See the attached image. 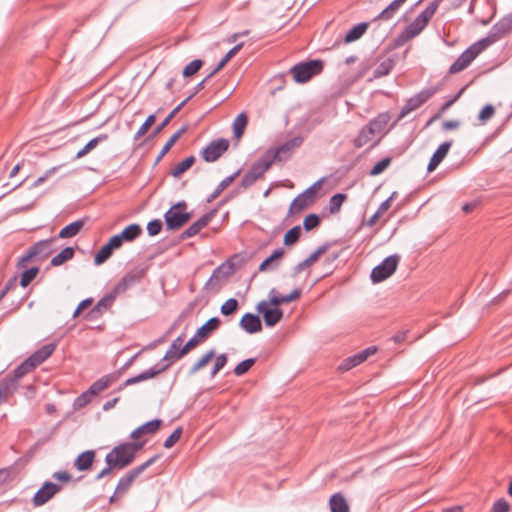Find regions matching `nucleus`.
Segmentation results:
<instances>
[{
	"label": "nucleus",
	"mask_w": 512,
	"mask_h": 512,
	"mask_svg": "<svg viewBox=\"0 0 512 512\" xmlns=\"http://www.w3.org/2000/svg\"><path fill=\"white\" fill-rule=\"evenodd\" d=\"M187 209L188 204L184 200L174 203L164 214L166 229L176 231L183 227L193 216V212Z\"/></svg>",
	"instance_id": "obj_1"
},
{
	"label": "nucleus",
	"mask_w": 512,
	"mask_h": 512,
	"mask_svg": "<svg viewBox=\"0 0 512 512\" xmlns=\"http://www.w3.org/2000/svg\"><path fill=\"white\" fill-rule=\"evenodd\" d=\"M324 63L320 59H313L306 62H300L290 69V74L297 83H306L313 76L322 72Z\"/></svg>",
	"instance_id": "obj_2"
},
{
	"label": "nucleus",
	"mask_w": 512,
	"mask_h": 512,
	"mask_svg": "<svg viewBox=\"0 0 512 512\" xmlns=\"http://www.w3.org/2000/svg\"><path fill=\"white\" fill-rule=\"evenodd\" d=\"M512 31V12L503 16L488 31L486 37L480 39L485 48L503 39Z\"/></svg>",
	"instance_id": "obj_3"
},
{
	"label": "nucleus",
	"mask_w": 512,
	"mask_h": 512,
	"mask_svg": "<svg viewBox=\"0 0 512 512\" xmlns=\"http://www.w3.org/2000/svg\"><path fill=\"white\" fill-rule=\"evenodd\" d=\"M158 458H159V455H154L153 457L149 458L146 462H144L141 465L128 471L118 481V484L115 488V494H118V496L124 495L130 489V487H131L132 483L135 481V479L142 472H144L148 467H150L152 464H154Z\"/></svg>",
	"instance_id": "obj_4"
},
{
	"label": "nucleus",
	"mask_w": 512,
	"mask_h": 512,
	"mask_svg": "<svg viewBox=\"0 0 512 512\" xmlns=\"http://www.w3.org/2000/svg\"><path fill=\"white\" fill-rule=\"evenodd\" d=\"M400 261L398 254L386 257L380 264L375 266L370 274L373 283H380L389 278L397 269Z\"/></svg>",
	"instance_id": "obj_5"
},
{
	"label": "nucleus",
	"mask_w": 512,
	"mask_h": 512,
	"mask_svg": "<svg viewBox=\"0 0 512 512\" xmlns=\"http://www.w3.org/2000/svg\"><path fill=\"white\" fill-rule=\"evenodd\" d=\"M485 49V46L481 43L480 40L473 43L450 66L449 73L455 74L466 69L471 64V62Z\"/></svg>",
	"instance_id": "obj_6"
},
{
	"label": "nucleus",
	"mask_w": 512,
	"mask_h": 512,
	"mask_svg": "<svg viewBox=\"0 0 512 512\" xmlns=\"http://www.w3.org/2000/svg\"><path fill=\"white\" fill-rule=\"evenodd\" d=\"M146 275V268L136 266L127 271L112 289L118 296L139 284Z\"/></svg>",
	"instance_id": "obj_7"
},
{
	"label": "nucleus",
	"mask_w": 512,
	"mask_h": 512,
	"mask_svg": "<svg viewBox=\"0 0 512 512\" xmlns=\"http://www.w3.org/2000/svg\"><path fill=\"white\" fill-rule=\"evenodd\" d=\"M221 324V320L218 317H212L207 320L202 326H200L195 334L186 342V349L192 350L201 342L205 341L210 335L216 331Z\"/></svg>",
	"instance_id": "obj_8"
},
{
	"label": "nucleus",
	"mask_w": 512,
	"mask_h": 512,
	"mask_svg": "<svg viewBox=\"0 0 512 512\" xmlns=\"http://www.w3.org/2000/svg\"><path fill=\"white\" fill-rule=\"evenodd\" d=\"M436 91V88L430 87L409 98L401 108V111L392 126H394L399 120L403 119L412 111L418 109L422 104L427 102L436 93Z\"/></svg>",
	"instance_id": "obj_9"
},
{
	"label": "nucleus",
	"mask_w": 512,
	"mask_h": 512,
	"mask_svg": "<svg viewBox=\"0 0 512 512\" xmlns=\"http://www.w3.org/2000/svg\"><path fill=\"white\" fill-rule=\"evenodd\" d=\"M256 311L261 314L267 327H273L281 321L283 310L278 306H271L269 300H262L256 305Z\"/></svg>",
	"instance_id": "obj_10"
},
{
	"label": "nucleus",
	"mask_w": 512,
	"mask_h": 512,
	"mask_svg": "<svg viewBox=\"0 0 512 512\" xmlns=\"http://www.w3.org/2000/svg\"><path fill=\"white\" fill-rule=\"evenodd\" d=\"M106 457L108 461H111L117 467V469H124L134 461V457L125 443L115 446L106 455Z\"/></svg>",
	"instance_id": "obj_11"
},
{
	"label": "nucleus",
	"mask_w": 512,
	"mask_h": 512,
	"mask_svg": "<svg viewBox=\"0 0 512 512\" xmlns=\"http://www.w3.org/2000/svg\"><path fill=\"white\" fill-rule=\"evenodd\" d=\"M228 148V139L220 138L212 141L202 150V158L206 162H215L228 150Z\"/></svg>",
	"instance_id": "obj_12"
},
{
	"label": "nucleus",
	"mask_w": 512,
	"mask_h": 512,
	"mask_svg": "<svg viewBox=\"0 0 512 512\" xmlns=\"http://www.w3.org/2000/svg\"><path fill=\"white\" fill-rule=\"evenodd\" d=\"M169 366L170 363L161 364V362H158L151 368L139 373L138 375L128 378L121 386H119L117 390L121 391L127 386L134 385L136 383L154 378L155 376L167 370Z\"/></svg>",
	"instance_id": "obj_13"
},
{
	"label": "nucleus",
	"mask_w": 512,
	"mask_h": 512,
	"mask_svg": "<svg viewBox=\"0 0 512 512\" xmlns=\"http://www.w3.org/2000/svg\"><path fill=\"white\" fill-rule=\"evenodd\" d=\"M61 485L46 481L34 494L33 496V504L34 506H42L47 503L50 499H52L60 490Z\"/></svg>",
	"instance_id": "obj_14"
},
{
	"label": "nucleus",
	"mask_w": 512,
	"mask_h": 512,
	"mask_svg": "<svg viewBox=\"0 0 512 512\" xmlns=\"http://www.w3.org/2000/svg\"><path fill=\"white\" fill-rule=\"evenodd\" d=\"M217 210L213 209L204 215H202L197 221L192 223L187 229H185L180 235L179 240L184 241L188 238H191L197 235L204 227H206L210 221L216 215Z\"/></svg>",
	"instance_id": "obj_15"
},
{
	"label": "nucleus",
	"mask_w": 512,
	"mask_h": 512,
	"mask_svg": "<svg viewBox=\"0 0 512 512\" xmlns=\"http://www.w3.org/2000/svg\"><path fill=\"white\" fill-rule=\"evenodd\" d=\"M376 351L377 349L375 346L367 347L366 349L344 359L340 364L339 369L342 371H348L353 367L364 362L369 356L373 355Z\"/></svg>",
	"instance_id": "obj_16"
},
{
	"label": "nucleus",
	"mask_w": 512,
	"mask_h": 512,
	"mask_svg": "<svg viewBox=\"0 0 512 512\" xmlns=\"http://www.w3.org/2000/svg\"><path fill=\"white\" fill-rule=\"evenodd\" d=\"M303 141L304 138L302 136H296L275 148V153H277L278 161H287L291 157L293 151L302 145Z\"/></svg>",
	"instance_id": "obj_17"
},
{
	"label": "nucleus",
	"mask_w": 512,
	"mask_h": 512,
	"mask_svg": "<svg viewBox=\"0 0 512 512\" xmlns=\"http://www.w3.org/2000/svg\"><path fill=\"white\" fill-rule=\"evenodd\" d=\"M239 326L248 334L262 331V322L258 314L245 313L239 321Z\"/></svg>",
	"instance_id": "obj_18"
},
{
	"label": "nucleus",
	"mask_w": 512,
	"mask_h": 512,
	"mask_svg": "<svg viewBox=\"0 0 512 512\" xmlns=\"http://www.w3.org/2000/svg\"><path fill=\"white\" fill-rule=\"evenodd\" d=\"M118 379L119 374L117 372L106 374L90 385V387L87 389L88 393L91 394L92 397H94L101 393L102 391H104L105 389H107Z\"/></svg>",
	"instance_id": "obj_19"
},
{
	"label": "nucleus",
	"mask_w": 512,
	"mask_h": 512,
	"mask_svg": "<svg viewBox=\"0 0 512 512\" xmlns=\"http://www.w3.org/2000/svg\"><path fill=\"white\" fill-rule=\"evenodd\" d=\"M452 144H453L452 141H445L438 146V148L435 150V152L433 153V155L430 158V161L428 163V166H427L428 172H432L438 167V165L447 156Z\"/></svg>",
	"instance_id": "obj_20"
},
{
	"label": "nucleus",
	"mask_w": 512,
	"mask_h": 512,
	"mask_svg": "<svg viewBox=\"0 0 512 512\" xmlns=\"http://www.w3.org/2000/svg\"><path fill=\"white\" fill-rule=\"evenodd\" d=\"M301 296V290L295 288L291 293L287 295H280L275 288L271 289L269 292V303L271 306H278L284 303H290Z\"/></svg>",
	"instance_id": "obj_21"
},
{
	"label": "nucleus",
	"mask_w": 512,
	"mask_h": 512,
	"mask_svg": "<svg viewBox=\"0 0 512 512\" xmlns=\"http://www.w3.org/2000/svg\"><path fill=\"white\" fill-rule=\"evenodd\" d=\"M330 247L329 243H325L317 248L316 251H314L308 258L298 263L293 268V276L298 275L301 273L304 269L310 267L314 262H316L319 257L324 254Z\"/></svg>",
	"instance_id": "obj_22"
},
{
	"label": "nucleus",
	"mask_w": 512,
	"mask_h": 512,
	"mask_svg": "<svg viewBox=\"0 0 512 512\" xmlns=\"http://www.w3.org/2000/svg\"><path fill=\"white\" fill-rule=\"evenodd\" d=\"M231 274V271H223V265L218 266L214 269L212 275L205 283V290L207 291H218L220 288L221 280L227 278Z\"/></svg>",
	"instance_id": "obj_23"
},
{
	"label": "nucleus",
	"mask_w": 512,
	"mask_h": 512,
	"mask_svg": "<svg viewBox=\"0 0 512 512\" xmlns=\"http://www.w3.org/2000/svg\"><path fill=\"white\" fill-rule=\"evenodd\" d=\"M55 238L44 239L36 242L32 245L33 251H35L36 259L44 260L53 253L52 245Z\"/></svg>",
	"instance_id": "obj_24"
},
{
	"label": "nucleus",
	"mask_w": 512,
	"mask_h": 512,
	"mask_svg": "<svg viewBox=\"0 0 512 512\" xmlns=\"http://www.w3.org/2000/svg\"><path fill=\"white\" fill-rule=\"evenodd\" d=\"M56 349V344L48 343L42 346L40 349L35 351L32 355L29 356V361H32L35 364V367L42 364L46 359H48L52 353Z\"/></svg>",
	"instance_id": "obj_25"
},
{
	"label": "nucleus",
	"mask_w": 512,
	"mask_h": 512,
	"mask_svg": "<svg viewBox=\"0 0 512 512\" xmlns=\"http://www.w3.org/2000/svg\"><path fill=\"white\" fill-rule=\"evenodd\" d=\"M34 368H36L35 364H33L32 361H29L28 357L13 370L12 374L6 375L5 377L7 379H11L13 381L14 386L17 388L19 379L22 378L27 373H29L30 371H32Z\"/></svg>",
	"instance_id": "obj_26"
},
{
	"label": "nucleus",
	"mask_w": 512,
	"mask_h": 512,
	"mask_svg": "<svg viewBox=\"0 0 512 512\" xmlns=\"http://www.w3.org/2000/svg\"><path fill=\"white\" fill-rule=\"evenodd\" d=\"M161 425V419L150 420L133 430L130 434V438L137 439L142 434H154L158 431Z\"/></svg>",
	"instance_id": "obj_27"
},
{
	"label": "nucleus",
	"mask_w": 512,
	"mask_h": 512,
	"mask_svg": "<svg viewBox=\"0 0 512 512\" xmlns=\"http://www.w3.org/2000/svg\"><path fill=\"white\" fill-rule=\"evenodd\" d=\"M285 251L283 248H278L272 252L270 256L264 259L259 265L258 270L264 272L267 270L276 269L279 266V260L284 256Z\"/></svg>",
	"instance_id": "obj_28"
},
{
	"label": "nucleus",
	"mask_w": 512,
	"mask_h": 512,
	"mask_svg": "<svg viewBox=\"0 0 512 512\" xmlns=\"http://www.w3.org/2000/svg\"><path fill=\"white\" fill-rule=\"evenodd\" d=\"M95 459V451L94 450H86L80 453L76 459L74 460V467L78 471H86L91 468Z\"/></svg>",
	"instance_id": "obj_29"
},
{
	"label": "nucleus",
	"mask_w": 512,
	"mask_h": 512,
	"mask_svg": "<svg viewBox=\"0 0 512 512\" xmlns=\"http://www.w3.org/2000/svg\"><path fill=\"white\" fill-rule=\"evenodd\" d=\"M241 173V169H238L236 172H234L233 174L227 176L226 178H224L218 185L217 187L214 189V191L209 195V197L207 198V203H211L212 201H214L216 198H218L220 196V194L228 187L230 186L234 180L240 175Z\"/></svg>",
	"instance_id": "obj_30"
},
{
	"label": "nucleus",
	"mask_w": 512,
	"mask_h": 512,
	"mask_svg": "<svg viewBox=\"0 0 512 512\" xmlns=\"http://www.w3.org/2000/svg\"><path fill=\"white\" fill-rule=\"evenodd\" d=\"M406 0H393L384 10H382L375 18L374 21H389L391 20L400 7Z\"/></svg>",
	"instance_id": "obj_31"
},
{
	"label": "nucleus",
	"mask_w": 512,
	"mask_h": 512,
	"mask_svg": "<svg viewBox=\"0 0 512 512\" xmlns=\"http://www.w3.org/2000/svg\"><path fill=\"white\" fill-rule=\"evenodd\" d=\"M86 220L85 219H78L66 226H64L59 234L58 238L65 239V238H72L76 236L81 229L84 227Z\"/></svg>",
	"instance_id": "obj_32"
},
{
	"label": "nucleus",
	"mask_w": 512,
	"mask_h": 512,
	"mask_svg": "<svg viewBox=\"0 0 512 512\" xmlns=\"http://www.w3.org/2000/svg\"><path fill=\"white\" fill-rule=\"evenodd\" d=\"M244 43H238L233 48H231L224 57L219 61L216 67L207 75V78H212L215 74H217L221 69L225 67V65L242 49Z\"/></svg>",
	"instance_id": "obj_33"
},
{
	"label": "nucleus",
	"mask_w": 512,
	"mask_h": 512,
	"mask_svg": "<svg viewBox=\"0 0 512 512\" xmlns=\"http://www.w3.org/2000/svg\"><path fill=\"white\" fill-rule=\"evenodd\" d=\"M194 97V94H190L181 103H179L167 116L166 118L155 128L152 135L159 134L175 117V115Z\"/></svg>",
	"instance_id": "obj_34"
},
{
	"label": "nucleus",
	"mask_w": 512,
	"mask_h": 512,
	"mask_svg": "<svg viewBox=\"0 0 512 512\" xmlns=\"http://www.w3.org/2000/svg\"><path fill=\"white\" fill-rule=\"evenodd\" d=\"M117 296L118 295L114 294L113 290L110 293L103 296L97 302V304L92 308L91 314H93V315L102 314L103 310L109 309L113 305Z\"/></svg>",
	"instance_id": "obj_35"
},
{
	"label": "nucleus",
	"mask_w": 512,
	"mask_h": 512,
	"mask_svg": "<svg viewBox=\"0 0 512 512\" xmlns=\"http://www.w3.org/2000/svg\"><path fill=\"white\" fill-rule=\"evenodd\" d=\"M329 506L331 512H349V505L341 493H335L330 497Z\"/></svg>",
	"instance_id": "obj_36"
},
{
	"label": "nucleus",
	"mask_w": 512,
	"mask_h": 512,
	"mask_svg": "<svg viewBox=\"0 0 512 512\" xmlns=\"http://www.w3.org/2000/svg\"><path fill=\"white\" fill-rule=\"evenodd\" d=\"M391 117L389 112H383L378 114L376 117H374L372 120L369 121L367 126L371 128V130L376 134L380 133L388 124Z\"/></svg>",
	"instance_id": "obj_37"
},
{
	"label": "nucleus",
	"mask_w": 512,
	"mask_h": 512,
	"mask_svg": "<svg viewBox=\"0 0 512 512\" xmlns=\"http://www.w3.org/2000/svg\"><path fill=\"white\" fill-rule=\"evenodd\" d=\"M369 26L368 22H361L353 26L345 35L344 42L351 43L360 39L367 31Z\"/></svg>",
	"instance_id": "obj_38"
},
{
	"label": "nucleus",
	"mask_w": 512,
	"mask_h": 512,
	"mask_svg": "<svg viewBox=\"0 0 512 512\" xmlns=\"http://www.w3.org/2000/svg\"><path fill=\"white\" fill-rule=\"evenodd\" d=\"M190 352V350L186 349V343L183 345L182 348H172V345L169 346L168 350L166 351L163 359L160 361L161 364H164V361H168L167 363H173L177 360H180L185 355H187Z\"/></svg>",
	"instance_id": "obj_39"
},
{
	"label": "nucleus",
	"mask_w": 512,
	"mask_h": 512,
	"mask_svg": "<svg viewBox=\"0 0 512 512\" xmlns=\"http://www.w3.org/2000/svg\"><path fill=\"white\" fill-rule=\"evenodd\" d=\"M215 357V350L210 349L205 354H203L197 362H195L189 369L188 375L193 376L199 370L204 368L213 358Z\"/></svg>",
	"instance_id": "obj_40"
},
{
	"label": "nucleus",
	"mask_w": 512,
	"mask_h": 512,
	"mask_svg": "<svg viewBox=\"0 0 512 512\" xmlns=\"http://www.w3.org/2000/svg\"><path fill=\"white\" fill-rule=\"evenodd\" d=\"M142 233V228L139 224L133 223L125 227L120 234L124 242H132L138 238Z\"/></svg>",
	"instance_id": "obj_41"
},
{
	"label": "nucleus",
	"mask_w": 512,
	"mask_h": 512,
	"mask_svg": "<svg viewBox=\"0 0 512 512\" xmlns=\"http://www.w3.org/2000/svg\"><path fill=\"white\" fill-rule=\"evenodd\" d=\"M248 124V117L245 112L240 113L233 122V135L234 138L240 139L244 131L246 129V126Z\"/></svg>",
	"instance_id": "obj_42"
},
{
	"label": "nucleus",
	"mask_w": 512,
	"mask_h": 512,
	"mask_svg": "<svg viewBox=\"0 0 512 512\" xmlns=\"http://www.w3.org/2000/svg\"><path fill=\"white\" fill-rule=\"evenodd\" d=\"M75 250L73 247H65L60 253L55 255L51 259V266L57 267L62 265L63 263L71 260L74 257Z\"/></svg>",
	"instance_id": "obj_43"
},
{
	"label": "nucleus",
	"mask_w": 512,
	"mask_h": 512,
	"mask_svg": "<svg viewBox=\"0 0 512 512\" xmlns=\"http://www.w3.org/2000/svg\"><path fill=\"white\" fill-rule=\"evenodd\" d=\"M186 131V126L181 127L177 132H175L165 143L163 148L161 149L159 155L156 158L155 164L159 163L160 160L169 152L171 147L176 143V141L180 138V136Z\"/></svg>",
	"instance_id": "obj_44"
},
{
	"label": "nucleus",
	"mask_w": 512,
	"mask_h": 512,
	"mask_svg": "<svg viewBox=\"0 0 512 512\" xmlns=\"http://www.w3.org/2000/svg\"><path fill=\"white\" fill-rule=\"evenodd\" d=\"M13 381L6 377L0 380V405L4 403L8 397L16 390Z\"/></svg>",
	"instance_id": "obj_45"
},
{
	"label": "nucleus",
	"mask_w": 512,
	"mask_h": 512,
	"mask_svg": "<svg viewBox=\"0 0 512 512\" xmlns=\"http://www.w3.org/2000/svg\"><path fill=\"white\" fill-rule=\"evenodd\" d=\"M395 61L391 58H387L382 61L374 70L373 76L378 79L388 75L394 68Z\"/></svg>",
	"instance_id": "obj_46"
},
{
	"label": "nucleus",
	"mask_w": 512,
	"mask_h": 512,
	"mask_svg": "<svg viewBox=\"0 0 512 512\" xmlns=\"http://www.w3.org/2000/svg\"><path fill=\"white\" fill-rule=\"evenodd\" d=\"M375 133L369 128L367 125L364 126L358 133L357 137L354 139L353 144L356 148H361L366 145L369 141H371L372 136Z\"/></svg>",
	"instance_id": "obj_47"
},
{
	"label": "nucleus",
	"mask_w": 512,
	"mask_h": 512,
	"mask_svg": "<svg viewBox=\"0 0 512 512\" xmlns=\"http://www.w3.org/2000/svg\"><path fill=\"white\" fill-rule=\"evenodd\" d=\"M195 157L193 155L185 158L180 163H178L175 168L172 170V176L175 178L180 177L184 172L192 167L195 163Z\"/></svg>",
	"instance_id": "obj_48"
},
{
	"label": "nucleus",
	"mask_w": 512,
	"mask_h": 512,
	"mask_svg": "<svg viewBox=\"0 0 512 512\" xmlns=\"http://www.w3.org/2000/svg\"><path fill=\"white\" fill-rule=\"evenodd\" d=\"M442 2L443 0H433L418 17L428 24Z\"/></svg>",
	"instance_id": "obj_49"
},
{
	"label": "nucleus",
	"mask_w": 512,
	"mask_h": 512,
	"mask_svg": "<svg viewBox=\"0 0 512 512\" xmlns=\"http://www.w3.org/2000/svg\"><path fill=\"white\" fill-rule=\"evenodd\" d=\"M347 199V195L344 193H336L329 200L328 209L331 214H336L340 211L342 204Z\"/></svg>",
	"instance_id": "obj_50"
},
{
	"label": "nucleus",
	"mask_w": 512,
	"mask_h": 512,
	"mask_svg": "<svg viewBox=\"0 0 512 512\" xmlns=\"http://www.w3.org/2000/svg\"><path fill=\"white\" fill-rule=\"evenodd\" d=\"M301 236V227L296 225L289 229L283 238V243L285 246H292L296 244Z\"/></svg>",
	"instance_id": "obj_51"
},
{
	"label": "nucleus",
	"mask_w": 512,
	"mask_h": 512,
	"mask_svg": "<svg viewBox=\"0 0 512 512\" xmlns=\"http://www.w3.org/2000/svg\"><path fill=\"white\" fill-rule=\"evenodd\" d=\"M310 205V202L308 199H306L304 196L299 194L291 203L289 208L290 214H295L303 211L305 208H307Z\"/></svg>",
	"instance_id": "obj_52"
},
{
	"label": "nucleus",
	"mask_w": 512,
	"mask_h": 512,
	"mask_svg": "<svg viewBox=\"0 0 512 512\" xmlns=\"http://www.w3.org/2000/svg\"><path fill=\"white\" fill-rule=\"evenodd\" d=\"M113 251L107 243L103 245L94 257V264L101 265L106 262L111 257Z\"/></svg>",
	"instance_id": "obj_53"
},
{
	"label": "nucleus",
	"mask_w": 512,
	"mask_h": 512,
	"mask_svg": "<svg viewBox=\"0 0 512 512\" xmlns=\"http://www.w3.org/2000/svg\"><path fill=\"white\" fill-rule=\"evenodd\" d=\"M238 308H239L238 300L235 298H229L222 304V306L220 308V312L224 316H230V315H233L238 310Z\"/></svg>",
	"instance_id": "obj_54"
},
{
	"label": "nucleus",
	"mask_w": 512,
	"mask_h": 512,
	"mask_svg": "<svg viewBox=\"0 0 512 512\" xmlns=\"http://www.w3.org/2000/svg\"><path fill=\"white\" fill-rule=\"evenodd\" d=\"M38 273L39 268L36 266L24 270L21 274L20 285L24 288L27 287L36 278Z\"/></svg>",
	"instance_id": "obj_55"
},
{
	"label": "nucleus",
	"mask_w": 512,
	"mask_h": 512,
	"mask_svg": "<svg viewBox=\"0 0 512 512\" xmlns=\"http://www.w3.org/2000/svg\"><path fill=\"white\" fill-rule=\"evenodd\" d=\"M255 362H256L255 358H247V359L239 362L233 370L234 374L236 376L244 375L251 369V367L255 364Z\"/></svg>",
	"instance_id": "obj_56"
},
{
	"label": "nucleus",
	"mask_w": 512,
	"mask_h": 512,
	"mask_svg": "<svg viewBox=\"0 0 512 512\" xmlns=\"http://www.w3.org/2000/svg\"><path fill=\"white\" fill-rule=\"evenodd\" d=\"M428 24L420 19L418 16L405 28L412 34V36H418Z\"/></svg>",
	"instance_id": "obj_57"
},
{
	"label": "nucleus",
	"mask_w": 512,
	"mask_h": 512,
	"mask_svg": "<svg viewBox=\"0 0 512 512\" xmlns=\"http://www.w3.org/2000/svg\"><path fill=\"white\" fill-rule=\"evenodd\" d=\"M204 62L201 59H195L186 65L182 71L184 77H191L196 74L203 66Z\"/></svg>",
	"instance_id": "obj_58"
},
{
	"label": "nucleus",
	"mask_w": 512,
	"mask_h": 512,
	"mask_svg": "<svg viewBox=\"0 0 512 512\" xmlns=\"http://www.w3.org/2000/svg\"><path fill=\"white\" fill-rule=\"evenodd\" d=\"M267 169H269L275 161H278L277 153L274 148H270L258 159Z\"/></svg>",
	"instance_id": "obj_59"
},
{
	"label": "nucleus",
	"mask_w": 512,
	"mask_h": 512,
	"mask_svg": "<svg viewBox=\"0 0 512 512\" xmlns=\"http://www.w3.org/2000/svg\"><path fill=\"white\" fill-rule=\"evenodd\" d=\"M320 217L317 214H308L303 221V228L305 231H311L320 225Z\"/></svg>",
	"instance_id": "obj_60"
},
{
	"label": "nucleus",
	"mask_w": 512,
	"mask_h": 512,
	"mask_svg": "<svg viewBox=\"0 0 512 512\" xmlns=\"http://www.w3.org/2000/svg\"><path fill=\"white\" fill-rule=\"evenodd\" d=\"M92 395L88 393V390L81 393L78 397L75 398L73 402V409L74 410H80L81 408L85 407L87 404H89L92 400Z\"/></svg>",
	"instance_id": "obj_61"
},
{
	"label": "nucleus",
	"mask_w": 512,
	"mask_h": 512,
	"mask_svg": "<svg viewBox=\"0 0 512 512\" xmlns=\"http://www.w3.org/2000/svg\"><path fill=\"white\" fill-rule=\"evenodd\" d=\"M227 361L228 357L225 353L216 356L213 368L210 372V378H214L218 372L224 368V366L227 364Z\"/></svg>",
	"instance_id": "obj_62"
},
{
	"label": "nucleus",
	"mask_w": 512,
	"mask_h": 512,
	"mask_svg": "<svg viewBox=\"0 0 512 512\" xmlns=\"http://www.w3.org/2000/svg\"><path fill=\"white\" fill-rule=\"evenodd\" d=\"M156 116L154 114L149 115L144 123L140 126L138 131L136 132L134 136V140L140 139L143 135L147 133L149 128L155 123Z\"/></svg>",
	"instance_id": "obj_63"
},
{
	"label": "nucleus",
	"mask_w": 512,
	"mask_h": 512,
	"mask_svg": "<svg viewBox=\"0 0 512 512\" xmlns=\"http://www.w3.org/2000/svg\"><path fill=\"white\" fill-rule=\"evenodd\" d=\"M391 163V159L389 157H385L378 161L370 170V175L376 176L381 174Z\"/></svg>",
	"instance_id": "obj_64"
}]
</instances>
